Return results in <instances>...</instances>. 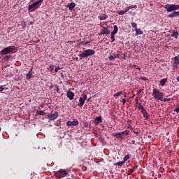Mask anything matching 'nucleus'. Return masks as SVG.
<instances>
[{
  "label": "nucleus",
  "instance_id": "29",
  "mask_svg": "<svg viewBox=\"0 0 179 179\" xmlns=\"http://www.w3.org/2000/svg\"><path fill=\"white\" fill-rule=\"evenodd\" d=\"M123 94L122 91H120L119 92L115 93L113 94V96H121V94Z\"/></svg>",
  "mask_w": 179,
  "mask_h": 179
},
{
  "label": "nucleus",
  "instance_id": "26",
  "mask_svg": "<svg viewBox=\"0 0 179 179\" xmlns=\"http://www.w3.org/2000/svg\"><path fill=\"white\" fill-rule=\"evenodd\" d=\"M110 39H112L111 43H113L115 41V34L113 31H112V33L110 34Z\"/></svg>",
  "mask_w": 179,
  "mask_h": 179
},
{
  "label": "nucleus",
  "instance_id": "3",
  "mask_svg": "<svg viewBox=\"0 0 179 179\" xmlns=\"http://www.w3.org/2000/svg\"><path fill=\"white\" fill-rule=\"evenodd\" d=\"M94 55H95L94 50L88 49L85 50V51L80 55H78V56L81 57V58H86L87 57L93 56Z\"/></svg>",
  "mask_w": 179,
  "mask_h": 179
},
{
  "label": "nucleus",
  "instance_id": "30",
  "mask_svg": "<svg viewBox=\"0 0 179 179\" xmlns=\"http://www.w3.org/2000/svg\"><path fill=\"white\" fill-rule=\"evenodd\" d=\"M55 88L57 93H60L59 86V85H55Z\"/></svg>",
  "mask_w": 179,
  "mask_h": 179
},
{
  "label": "nucleus",
  "instance_id": "7",
  "mask_svg": "<svg viewBox=\"0 0 179 179\" xmlns=\"http://www.w3.org/2000/svg\"><path fill=\"white\" fill-rule=\"evenodd\" d=\"M87 99V94H83L82 96L80 97L79 103H78V106L83 107L85 100Z\"/></svg>",
  "mask_w": 179,
  "mask_h": 179
},
{
  "label": "nucleus",
  "instance_id": "60",
  "mask_svg": "<svg viewBox=\"0 0 179 179\" xmlns=\"http://www.w3.org/2000/svg\"><path fill=\"white\" fill-rule=\"evenodd\" d=\"M62 77H64V74H62Z\"/></svg>",
  "mask_w": 179,
  "mask_h": 179
},
{
  "label": "nucleus",
  "instance_id": "57",
  "mask_svg": "<svg viewBox=\"0 0 179 179\" xmlns=\"http://www.w3.org/2000/svg\"><path fill=\"white\" fill-rule=\"evenodd\" d=\"M33 22H30V24L32 25Z\"/></svg>",
  "mask_w": 179,
  "mask_h": 179
},
{
  "label": "nucleus",
  "instance_id": "23",
  "mask_svg": "<svg viewBox=\"0 0 179 179\" xmlns=\"http://www.w3.org/2000/svg\"><path fill=\"white\" fill-rule=\"evenodd\" d=\"M130 155L129 154H127V155H125V157L123 159V162H124V164H125V162H127V160H128L129 159H130Z\"/></svg>",
  "mask_w": 179,
  "mask_h": 179
},
{
  "label": "nucleus",
  "instance_id": "12",
  "mask_svg": "<svg viewBox=\"0 0 179 179\" xmlns=\"http://www.w3.org/2000/svg\"><path fill=\"white\" fill-rule=\"evenodd\" d=\"M179 16V11H176L174 10L171 13L170 15H168L169 18H174L175 17Z\"/></svg>",
  "mask_w": 179,
  "mask_h": 179
},
{
  "label": "nucleus",
  "instance_id": "38",
  "mask_svg": "<svg viewBox=\"0 0 179 179\" xmlns=\"http://www.w3.org/2000/svg\"><path fill=\"white\" fill-rule=\"evenodd\" d=\"M120 57V55H117L116 53H113V59H115V58H119Z\"/></svg>",
  "mask_w": 179,
  "mask_h": 179
},
{
  "label": "nucleus",
  "instance_id": "58",
  "mask_svg": "<svg viewBox=\"0 0 179 179\" xmlns=\"http://www.w3.org/2000/svg\"><path fill=\"white\" fill-rule=\"evenodd\" d=\"M124 59H125V58H126V55H124Z\"/></svg>",
  "mask_w": 179,
  "mask_h": 179
},
{
  "label": "nucleus",
  "instance_id": "31",
  "mask_svg": "<svg viewBox=\"0 0 179 179\" xmlns=\"http://www.w3.org/2000/svg\"><path fill=\"white\" fill-rule=\"evenodd\" d=\"M131 27H134L136 31L137 29V24L136 22H131Z\"/></svg>",
  "mask_w": 179,
  "mask_h": 179
},
{
  "label": "nucleus",
  "instance_id": "37",
  "mask_svg": "<svg viewBox=\"0 0 179 179\" xmlns=\"http://www.w3.org/2000/svg\"><path fill=\"white\" fill-rule=\"evenodd\" d=\"M117 13H118V15H122L124 14V10H122V11H117Z\"/></svg>",
  "mask_w": 179,
  "mask_h": 179
},
{
  "label": "nucleus",
  "instance_id": "62",
  "mask_svg": "<svg viewBox=\"0 0 179 179\" xmlns=\"http://www.w3.org/2000/svg\"><path fill=\"white\" fill-rule=\"evenodd\" d=\"M1 57H0V59H1Z\"/></svg>",
  "mask_w": 179,
  "mask_h": 179
},
{
  "label": "nucleus",
  "instance_id": "6",
  "mask_svg": "<svg viewBox=\"0 0 179 179\" xmlns=\"http://www.w3.org/2000/svg\"><path fill=\"white\" fill-rule=\"evenodd\" d=\"M164 9H166L167 12H173L179 9V4H166L164 6Z\"/></svg>",
  "mask_w": 179,
  "mask_h": 179
},
{
  "label": "nucleus",
  "instance_id": "35",
  "mask_svg": "<svg viewBox=\"0 0 179 179\" xmlns=\"http://www.w3.org/2000/svg\"><path fill=\"white\" fill-rule=\"evenodd\" d=\"M138 108H140V110H141V111L142 113V107H143L142 103H138Z\"/></svg>",
  "mask_w": 179,
  "mask_h": 179
},
{
  "label": "nucleus",
  "instance_id": "56",
  "mask_svg": "<svg viewBox=\"0 0 179 179\" xmlns=\"http://www.w3.org/2000/svg\"><path fill=\"white\" fill-rule=\"evenodd\" d=\"M124 96L125 98H127V94H124Z\"/></svg>",
  "mask_w": 179,
  "mask_h": 179
},
{
  "label": "nucleus",
  "instance_id": "53",
  "mask_svg": "<svg viewBox=\"0 0 179 179\" xmlns=\"http://www.w3.org/2000/svg\"><path fill=\"white\" fill-rule=\"evenodd\" d=\"M176 80L178 82H179V76H178V77L176 78Z\"/></svg>",
  "mask_w": 179,
  "mask_h": 179
},
{
  "label": "nucleus",
  "instance_id": "40",
  "mask_svg": "<svg viewBox=\"0 0 179 179\" xmlns=\"http://www.w3.org/2000/svg\"><path fill=\"white\" fill-rule=\"evenodd\" d=\"M171 100V98H169V99H167V98H164L163 99V101L166 102V101H170Z\"/></svg>",
  "mask_w": 179,
  "mask_h": 179
},
{
  "label": "nucleus",
  "instance_id": "28",
  "mask_svg": "<svg viewBox=\"0 0 179 179\" xmlns=\"http://www.w3.org/2000/svg\"><path fill=\"white\" fill-rule=\"evenodd\" d=\"M134 168L129 169L128 171V173H127V176H131L132 174V173H134Z\"/></svg>",
  "mask_w": 179,
  "mask_h": 179
},
{
  "label": "nucleus",
  "instance_id": "48",
  "mask_svg": "<svg viewBox=\"0 0 179 179\" xmlns=\"http://www.w3.org/2000/svg\"><path fill=\"white\" fill-rule=\"evenodd\" d=\"M4 88L3 87V86H0V92H1V91H3Z\"/></svg>",
  "mask_w": 179,
  "mask_h": 179
},
{
  "label": "nucleus",
  "instance_id": "15",
  "mask_svg": "<svg viewBox=\"0 0 179 179\" xmlns=\"http://www.w3.org/2000/svg\"><path fill=\"white\" fill-rule=\"evenodd\" d=\"M138 6L137 5H132L131 6H127L125 10H124V13H126L127 12L129 11L130 9H137Z\"/></svg>",
  "mask_w": 179,
  "mask_h": 179
},
{
  "label": "nucleus",
  "instance_id": "44",
  "mask_svg": "<svg viewBox=\"0 0 179 179\" xmlns=\"http://www.w3.org/2000/svg\"><path fill=\"white\" fill-rule=\"evenodd\" d=\"M50 69L51 72H52V71L54 70V65H50Z\"/></svg>",
  "mask_w": 179,
  "mask_h": 179
},
{
  "label": "nucleus",
  "instance_id": "5",
  "mask_svg": "<svg viewBox=\"0 0 179 179\" xmlns=\"http://www.w3.org/2000/svg\"><path fill=\"white\" fill-rule=\"evenodd\" d=\"M54 176L56 178H64L68 176V172L65 169H59L57 172H55Z\"/></svg>",
  "mask_w": 179,
  "mask_h": 179
},
{
  "label": "nucleus",
  "instance_id": "55",
  "mask_svg": "<svg viewBox=\"0 0 179 179\" xmlns=\"http://www.w3.org/2000/svg\"><path fill=\"white\" fill-rule=\"evenodd\" d=\"M131 143H136L135 140H132Z\"/></svg>",
  "mask_w": 179,
  "mask_h": 179
},
{
  "label": "nucleus",
  "instance_id": "21",
  "mask_svg": "<svg viewBox=\"0 0 179 179\" xmlns=\"http://www.w3.org/2000/svg\"><path fill=\"white\" fill-rule=\"evenodd\" d=\"M129 132L130 131L128 129H126V131L121 132V136H128V134H129Z\"/></svg>",
  "mask_w": 179,
  "mask_h": 179
},
{
  "label": "nucleus",
  "instance_id": "22",
  "mask_svg": "<svg viewBox=\"0 0 179 179\" xmlns=\"http://www.w3.org/2000/svg\"><path fill=\"white\" fill-rule=\"evenodd\" d=\"M113 136H116V138H117V139H119L120 138H122V132L115 133L113 134Z\"/></svg>",
  "mask_w": 179,
  "mask_h": 179
},
{
  "label": "nucleus",
  "instance_id": "13",
  "mask_svg": "<svg viewBox=\"0 0 179 179\" xmlns=\"http://www.w3.org/2000/svg\"><path fill=\"white\" fill-rule=\"evenodd\" d=\"M94 120H95V122H94L95 125H99L100 122H103V117L101 116L96 117H95Z\"/></svg>",
  "mask_w": 179,
  "mask_h": 179
},
{
  "label": "nucleus",
  "instance_id": "2",
  "mask_svg": "<svg viewBox=\"0 0 179 179\" xmlns=\"http://www.w3.org/2000/svg\"><path fill=\"white\" fill-rule=\"evenodd\" d=\"M15 46H8L7 48H3L1 51H0V55L1 56H5L6 55H8L9 53L13 52L15 50Z\"/></svg>",
  "mask_w": 179,
  "mask_h": 179
},
{
  "label": "nucleus",
  "instance_id": "51",
  "mask_svg": "<svg viewBox=\"0 0 179 179\" xmlns=\"http://www.w3.org/2000/svg\"><path fill=\"white\" fill-rule=\"evenodd\" d=\"M136 103H137V105L138 104V98L136 99Z\"/></svg>",
  "mask_w": 179,
  "mask_h": 179
},
{
  "label": "nucleus",
  "instance_id": "14",
  "mask_svg": "<svg viewBox=\"0 0 179 179\" xmlns=\"http://www.w3.org/2000/svg\"><path fill=\"white\" fill-rule=\"evenodd\" d=\"M66 95L70 100H73L75 96V93H73L72 91H69Z\"/></svg>",
  "mask_w": 179,
  "mask_h": 179
},
{
  "label": "nucleus",
  "instance_id": "47",
  "mask_svg": "<svg viewBox=\"0 0 179 179\" xmlns=\"http://www.w3.org/2000/svg\"><path fill=\"white\" fill-rule=\"evenodd\" d=\"M134 133L135 134H136V136H139V135H140V132H138V131H134Z\"/></svg>",
  "mask_w": 179,
  "mask_h": 179
},
{
  "label": "nucleus",
  "instance_id": "24",
  "mask_svg": "<svg viewBox=\"0 0 179 179\" xmlns=\"http://www.w3.org/2000/svg\"><path fill=\"white\" fill-rule=\"evenodd\" d=\"M136 34H143V32L142 29H138V27H136Z\"/></svg>",
  "mask_w": 179,
  "mask_h": 179
},
{
  "label": "nucleus",
  "instance_id": "34",
  "mask_svg": "<svg viewBox=\"0 0 179 179\" xmlns=\"http://www.w3.org/2000/svg\"><path fill=\"white\" fill-rule=\"evenodd\" d=\"M11 58V55H5L4 59L5 60H9Z\"/></svg>",
  "mask_w": 179,
  "mask_h": 179
},
{
  "label": "nucleus",
  "instance_id": "20",
  "mask_svg": "<svg viewBox=\"0 0 179 179\" xmlns=\"http://www.w3.org/2000/svg\"><path fill=\"white\" fill-rule=\"evenodd\" d=\"M113 32L114 36H115L116 34H117V32H118V27H117V25H115V26L113 27Z\"/></svg>",
  "mask_w": 179,
  "mask_h": 179
},
{
  "label": "nucleus",
  "instance_id": "61",
  "mask_svg": "<svg viewBox=\"0 0 179 179\" xmlns=\"http://www.w3.org/2000/svg\"><path fill=\"white\" fill-rule=\"evenodd\" d=\"M129 127H130V126H129V127H127V129H129Z\"/></svg>",
  "mask_w": 179,
  "mask_h": 179
},
{
  "label": "nucleus",
  "instance_id": "8",
  "mask_svg": "<svg viewBox=\"0 0 179 179\" xmlns=\"http://www.w3.org/2000/svg\"><path fill=\"white\" fill-rule=\"evenodd\" d=\"M179 65V55H177L173 59V66L174 69H177Z\"/></svg>",
  "mask_w": 179,
  "mask_h": 179
},
{
  "label": "nucleus",
  "instance_id": "46",
  "mask_svg": "<svg viewBox=\"0 0 179 179\" xmlns=\"http://www.w3.org/2000/svg\"><path fill=\"white\" fill-rule=\"evenodd\" d=\"M66 43H69L70 44H72L73 43H76V41H66Z\"/></svg>",
  "mask_w": 179,
  "mask_h": 179
},
{
  "label": "nucleus",
  "instance_id": "16",
  "mask_svg": "<svg viewBox=\"0 0 179 179\" xmlns=\"http://www.w3.org/2000/svg\"><path fill=\"white\" fill-rule=\"evenodd\" d=\"M98 18H99L100 20H107V18H108V15H106V14L102 13L101 15H100L98 16Z\"/></svg>",
  "mask_w": 179,
  "mask_h": 179
},
{
  "label": "nucleus",
  "instance_id": "27",
  "mask_svg": "<svg viewBox=\"0 0 179 179\" xmlns=\"http://www.w3.org/2000/svg\"><path fill=\"white\" fill-rule=\"evenodd\" d=\"M33 77V74L30 73V71L26 75L27 79H31Z\"/></svg>",
  "mask_w": 179,
  "mask_h": 179
},
{
  "label": "nucleus",
  "instance_id": "1",
  "mask_svg": "<svg viewBox=\"0 0 179 179\" xmlns=\"http://www.w3.org/2000/svg\"><path fill=\"white\" fill-rule=\"evenodd\" d=\"M152 96L156 100H160L161 101H164V93L161 92L158 88H153L152 90Z\"/></svg>",
  "mask_w": 179,
  "mask_h": 179
},
{
  "label": "nucleus",
  "instance_id": "19",
  "mask_svg": "<svg viewBox=\"0 0 179 179\" xmlns=\"http://www.w3.org/2000/svg\"><path fill=\"white\" fill-rule=\"evenodd\" d=\"M69 6V9L72 11V10L74 9L75 6H76V3H71V4L68 5Z\"/></svg>",
  "mask_w": 179,
  "mask_h": 179
},
{
  "label": "nucleus",
  "instance_id": "45",
  "mask_svg": "<svg viewBox=\"0 0 179 179\" xmlns=\"http://www.w3.org/2000/svg\"><path fill=\"white\" fill-rule=\"evenodd\" d=\"M138 167V165H135L134 167H133V169H134V172L136 171V169H137Z\"/></svg>",
  "mask_w": 179,
  "mask_h": 179
},
{
  "label": "nucleus",
  "instance_id": "50",
  "mask_svg": "<svg viewBox=\"0 0 179 179\" xmlns=\"http://www.w3.org/2000/svg\"><path fill=\"white\" fill-rule=\"evenodd\" d=\"M141 78L143 79V80H147L146 77H142Z\"/></svg>",
  "mask_w": 179,
  "mask_h": 179
},
{
  "label": "nucleus",
  "instance_id": "39",
  "mask_svg": "<svg viewBox=\"0 0 179 179\" xmlns=\"http://www.w3.org/2000/svg\"><path fill=\"white\" fill-rule=\"evenodd\" d=\"M62 67L57 66L55 69V72H58L59 70H62Z\"/></svg>",
  "mask_w": 179,
  "mask_h": 179
},
{
  "label": "nucleus",
  "instance_id": "36",
  "mask_svg": "<svg viewBox=\"0 0 179 179\" xmlns=\"http://www.w3.org/2000/svg\"><path fill=\"white\" fill-rule=\"evenodd\" d=\"M66 125L67 126H73V121H67Z\"/></svg>",
  "mask_w": 179,
  "mask_h": 179
},
{
  "label": "nucleus",
  "instance_id": "52",
  "mask_svg": "<svg viewBox=\"0 0 179 179\" xmlns=\"http://www.w3.org/2000/svg\"><path fill=\"white\" fill-rule=\"evenodd\" d=\"M32 71H33V67H31V68L30 69L29 73H31Z\"/></svg>",
  "mask_w": 179,
  "mask_h": 179
},
{
  "label": "nucleus",
  "instance_id": "32",
  "mask_svg": "<svg viewBox=\"0 0 179 179\" xmlns=\"http://www.w3.org/2000/svg\"><path fill=\"white\" fill-rule=\"evenodd\" d=\"M79 124V121L76 120V121H72V126H77Z\"/></svg>",
  "mask_w": 179,
  "mask_h": 179
},
{
  "label": "nucleus",
  "instance_id": "43",
  "mask_svg": "<svg viewBox=\"0 0 179 179\" xmlns=\"http://www.w3.org/2000/svg\"><path fill=\"white\" fill-rule=\"evenodd\" d=\"M122 104L125 105V103H127V99H122Z\"/></svg>",
  "mask_w": 179,
  "mask_h": 179
},
{
  "label": "nucleus",
  "instance_id": "25",
  "mask_svg": "<svg viewBox=\"0 0 179 179\" xmlns=\"http://www.w3.org/2000/svg\"><path fill=\"white\" fill-rule=\"evenodd\" d=\"M115 166H123L124 165V160L123 161H119L118 162H116V164H114Z\"/></svg>",
  "mask_w": 179,
  "mask_h": 179
},
{
  "label": "nucleus",
  "instance_id": "17",
  "mask_svg": "<svg viewBox=\"0 0 179 179\" xmlns=\"http://www.w3.org/2000/svg\"><path fill=\"white\" fill-rule=\"evenodd\" d=\"M178 34H179V33L178 32V31H176L175 29H173V31H172L171 37H174V38H177Z\"/></svg>",
  "mask_w": 179,
  "mask_h": 179
},
{
  "label": "nucleus",
  "instance_id": "11",
  "mask_svg": "<svg viewBox=\"0 0 179 179\" xmlns=\"http://www.w3.org/2000/svg\"><path fill=\"white\" fill-rule=\"evenodd\" d=\"M103 27V29H101V32L99 34V36H101L102 34H110V31L107 29V27Z\"/></svg>",
  "mask_w": 179,
  "mask_h": 179
},
{
  "label": "nucleus",
  "instance_id": "49",
  "mask_svg": "<svg viewBox=\"0 0 179 179\" xmlns=\"http://www.w3.org/2000/svg\"><path fill=\"white\" fill-rule=\"evenodd\" d=\"M142 92V90H139L138 91H137V94H140Z\"/></svg>",
  "mask_w": 179,
  "mask_h": 179
},
{
  "label": "nucleus",
  "instance_id": "33",
  "mask_svg": "<svg viewBox=\"0 0 179 179\" xmlns=\"http://www.w3.org/2000/svg\"><path fill=\"white\" fill-rule=\"evenodd\" d=\"M37 113L39 114V115H44V114H45L44 110H37Z\"/></svg>",
  "mask_w": 179,
  "mask_h": 179
},
{
  "label": "nucleus",
  "instance_id": "41",
  "mask_svg": "<svg viewBox=\"0 0 179 179\" xmlns=\"http://www.w3.org/2000/svg\"><path fill=\"white\" fill-rule=\"evenodd\" d=\"M174 112H176V113H179V106L177 107L176 108H175V110H173Z\"/></svg>",
  "mask_w": 179,
  "mask_h": 179
},
{
  "label": "nucleus",
  "instance_id": "18",
  "mask_svg": "<svg viewBox=\"0 0 179 179\" xmlns=\"http://www.w3.org/2000/svg\"><path fill=\"white\" fill-rule=\"evenodd\" d=\"M166 82H167V79H166V78L161 79V80L159 81L160 85H161V86H164V85H166Z\"/></svg>",
  "mask_w": 179,
  "mask_h": 179
},
{
  "label": "nucleus",
  "instance_id": "10",
  "mask_svg": "<svg viewBox=\"0 0 179 179\" xmlns=\"http://www.w3.org/2000/svg\"><path fill=\"white\" fill-rule=\"evenodd\" d=\"M58 117V112H55L53 114H48V117L50 119V120H55Z\"/></svg>",
  "mask_w": 179,
  "mask_h": 179
},
{
  "label": "nucleus",
  "instance_id": "54",
  "mask_svg": "<svg viewBox=\"0 0 179 179\" xmlns=\"http://www.w3.org/2000/svg\"><path fill=\"white\" fill-rule=\"evenodd\" d=\"M137 70H141V67H136Z\"/></svg>",
  "mask_w": 179,
  "mask_h": 179
},
{
  "label": "nucleus",
  "instance_id": "4",
  "mask_svg": "<svg viewBox=\"0 0 179 179\" xmlns=\"http://www.w3.org/2000/svg\"><path fill=\"white\" fill-rule=\"evenodd\" d=\"M41 1H43V0H37V1H34L33 4L29 5L28 10L31 12H34L36 9H38V5L41 4Z\"/></svg>",
  "mask_w": 179,
  "mask_h": 179
},
{
  "label": "nucleus",
  "instance_id": "59",
  "mask_svg": "<svg viewBox=\"0 0 179 179\" xmlns=\"http://www.w3.org/2000/svg\"><path fill=\"white\" fill-rule=\"evenodd\" d=\"M35 0H31L30 1H34Z\"/></svg>",
  "mask_w": 179,
  "mask_h": 179
},
{
  "label": "nucleus",
  "instance_id": "9",
  "mask_svg": "<svg viewBox=\"0 0 179 179\" xmlns=\"http://www.w3.org/2000/svg\"><path fill=\"white\" fill-rule=\"evenodd\" d=\"M141 113L143 115V118H145L146 120L149 119V114H148L147 110H145V107L141 108Z\"/></svg>",
  "mask_w": 179,
  "mask_h": 179
},
{
  "label": "nucleus",
  "instance_id": "42",
  "mask_svg": "<svg viewBox=\"0 0 179 179\" xmlns=\"http://www.w3.org/2000/svg\"><path fill=\"white\" fill-rule=\"evenodd\" d=\"M108 59H109L110 60H113V59H114L113 55H110V56L108 57Z\"/></svg>",
  "mask_w": 179,
  "mask_h": 179
}]
</instances>
